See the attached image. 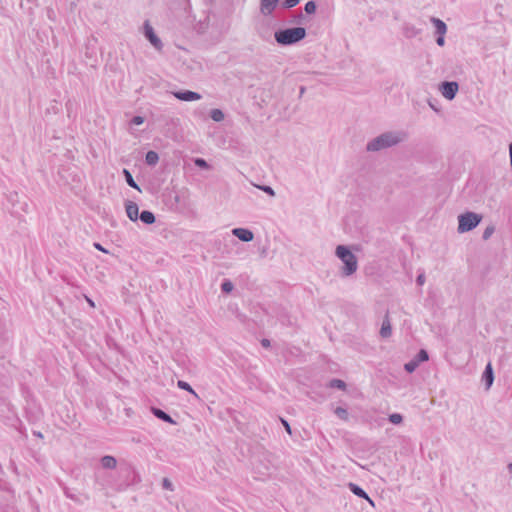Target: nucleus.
<instances>
[{
	"mask_svg": "<svg viewBox=\"0 0 512 512\" xmlns=\"http://www.w3.org/2000/svg\"><path fill=\"white\" fill-rule=\"evenodd\" d=\"M407 138V133L402 130L387 131L375 137L367 143V151L376 152L382 149L398 145Z\"/></svg>",
	"mask_w": 512,
	"mask_h": 512,
	"instance_id": "nucleus-1",
	"label": "nucleus"
},
{
	"mask_svg": "<svg viewBox=\"0 0 512 512\" xmlns=\"http://www.w3.org/2000/svg\"><path fill=\"white\" fill-rule=\"evenodd\" d=\"M305 37L306 29L303 27L279 29L274 33L275 41L281 46L294 45Z\"/></svg>",
	"mask_w": 512,
	"mask_h": 512,
	"instance_id": "nucleus-2",
	"label": "nucleus"
},
{
	"mask_svg": "<svg viewBox=\"0 0 512 512\" xmlns=\"http://www.w3.org/2000/svg\"><path fill=\"white\" fill-rule=\"evenodd\" d=\"M336 256L343 262L341 274L344 277L351 276L357 271V257L345 245H338L335 250Z\"/></svg>",
	"mask_w": 512,
	"mask_h": 512,
	"instance_id": "nucleus-3",
	"label": "nucleus"
},
{
	"mask_svg": "<svg viewBox=\"0 0 512 512\" xmlns=\"http://www.w3.org/2000/svg\"><path fill=\"white\" fill-rule=\"evenodd\" d=\"M482 216L475 212H465L458 216V232L464 233L473 230L481 222Z\"/></svg>",
	"mask_w": 512,
	"mask_h": 512,
	"instance_id": "nucleus-4",
	"label": "nucleus"
},
{
	"mask_svg": "<svg viewBox=\"0 0 512 512\" xmlns=\"http://www.w3.org/2000/svg\"><path fill=\"white\" fill-rule=\"evenodd\" d=\"M459 85L455 81H445L440 85L442 95L448 99L453 100L458 92Z\"/></svg>",
	"mask_w": 512,
	"mask_h": 512,
	"instance_id": "nucleus-5",
	"label": "nucleus"
},
{
	"mask_svg": "<svg viewBox=\"0 0 512 512\" xmlns=\"http://www.w3.org/2000/svg\"><path fill=\"white\" fill-rule=\"evenodd\" d=\"M144 35L155 49H162L163 44L160 38L155 34L153 27L149 24L148 21H145L144 23Z\"/></svg>",
	"mask_w": 512,
	"mask_h": 512,
	"instance_id": "nucleus-6",
	"label": "nucleus"
},
{
	"mask_svg": "<svg viewBox=\"0 0 512 512\" xmlns=\"http://www.w3.org/2000/svg\"><path fill=\"white\" fill-rule=\"evenodd\" d=\"M172 94L176 99L186 102L197 101L202 98L201 94L190 90L175 91Z\"/></svg>",
	"mask_w": 512,
	"mask_h": 512,
	"instance_id": "nucleus-7",
	"label": "nucleus"
},
{
	"mask_svg": "<svg viewBox=\"0 0 512 512\" xmlns=\"http://www.w3.org/2000/svg\"><path fill=\"white\" fill-rule=\"evenodd\" d=\"M232 234L243 242H250L254 238L253 232L246 228H234Z\"/></svg>",
	"mask_w": 512,
	"mask_h": 512,
	"instance_id": "nucleus-8",
	"label": "nucleus"
},
{
	"mask_svg": "<svg viewBox=\"0 0 512 512\" xmlns=\"http://www.w3.org/2000/svg\"><path fill=\"white\" fill-rule=\"evenodd\" d=\"M348 488L354 495L358 496L359 498L367 500L370 505L374 506L373 500L369 497L366 491L359 485L350 482L348 483Z\"/></svg>",
	"mask_w": 512,
	"mask_h": 512,
	"instance_id": "nucleus-9",
	"label": "nucleus"
},
{
	"mask_svg": "<svg viewBox=\"0 0 512 512\" xmlns=\"http://www.w3.org/2000/svg\"><path fill=\"white\" fill-rule=\"evenodd\" d=\"M482 381L485 384L486 390H489L494 382V372L491 363H488L482 374Z\"/></svg>",
	"mask_w": 512,
	"mask_h": 512,
	"instance_id": "nucleus-10",
	"label": "nucleus"
},
{
	"mask_svg": "<svg viewBox=\"0 0 512 512\" xmlns=\"http://www.w3.org/2000/svg\"><path fill=\"white\" fill-rule=\"evenodd\" d=\"M128 218L135 222L139 217V207L135 202L128 201L125 205Z\"/></svg>",
	"mask_w": 512,
	"mask_h": 512,
	"instance_id": "nucleus-11",
	"label": "nucleus"
},
{
	"mask_svg": "<svg viewBox=\"0 0 512 512\" xmlns=\"http://www.w3.org/2000/svg\"><path fill=\"white\" fill-rule=\"evenodd\" d=\"M279 0H261L260 9L264 15H270L276 8Z\"/></svg>",
	"mask_w": 512,
	"mask_h": 512,
	"instance_id": "nucleus-12",
	"label": "nucleus"
},
{
	"mask_svg": "<svg viewBox=\"0 0 512 512\" xmlns=\"http://www.w3.org/2000/svg\"><path fill=\"white\" fill-rule=\"evenodd\" d=\"M391 335H392V327H391V323H390V319H389V314L386 313V315L383 319L382 325H381L380 336L382 338H389Z\"/></svg>",
	"mask_w": 512,
	"mask_h": 512,
	"instance_id": "nucleus-13",
	"label": "nucleus"
},
{
	"mask_svg": "<svg viewBox=\"0 0 512 512\" xmlns=\"http://www.w3.org/2000/svg\"><path fill=\"white\" fill-rule=\"evenodd\" d=\"M152 413L155 417L158 419L170 423V424H176V422L172 419V417L167 414L165 411L161 410L160 408L152 407Z\"/></svg>",
	"mask_w": 512,
	"mask_h": 512,
	"instance_id": "nucleus-14",
	"label": "nucleus"
},
{
	"mask_svg": "<svg viewBox=\"0 0 512 512\" xmlns=\"http://www.w3.org/2000/svg\"><path fill=\"white\" fill-rule=\"evenodd\" d=\"M138 219H140L144 224L151 225L156 221L155 215L148 210H143Z\"/></svg>",
	"mask_w": 512,
	"mask_h": 512,
	"instance_id": "nucleus-15",
	"label": "nucleus"
},
{
	"mask_svg": "<svg viewBox=\"0 0 512 512\" xmlns=\"http://www.w3.org/2000/svg\"><path fill=\"white\" fill-rule=\"evenodd\" d=\"M431 22L433 23L436 33L438 35H445L447 31V26L442 20H440L439 18L432 17Z\"/></svg>",
	"mask_w": 512,
	"mask_h": 512,
	"instance_id": "nucleus-16",
	"label": "nucleus"
},
{
	"mask_svg": "<svg viewBox=\"0 0 512 512\" xmlns=\"http://www.w3.org/2000/svg\"><path fill=\"white\" fill-rule=\"evenodd\" d=\"M101 465L105 469H114L117 465V461L113 456L106 455L101 458Z\"/></svg>",
	"mask_w": 512,
	"mask_h": 512,
	"instance_id": "nucleus-17",
	"label": "nucleus"
},
{
	"mask_svg": "<svg viewBox=\"0 0 512 512\" xmlns=\"http://www.w3.org/2000/svg\"><path fill=\"white\" fill-rule=\"evenodd\" d=\"M159 161V155L155 151H148L145 156V162L149 166H155Z\"/></svg>",
	"mask_w": 512,
	"mask_h": 512,
	"instance_id": "nucleus-18",
	"label": "nucleus"
},
{
	"mask_svg": "<svg viewBox=\"0 0 512 512\" xmlns=\"http://www.w3.org/2000/svg\"><path fill=\"white\" fill-rule=\"evenodd\" d=\"M123 175H124V177H125V180H126L127 184H128L130 187H132V188H134V189H136V190L140 191V187H139V186H138V184L135 182V180H134V178H133V176H132V174L130 173V171H129V170H127V169H123Z\"/></svg>",
	"mask_w": 512,
	"mask_h": 512,
	"instance_id": "nucleus-19",
	"label": "nucleus"
},
{
	"mask_svg": "<svg viewBox=\"0 0 512 512\" xmlns=\"http://www.w3.org/2000/svg\"><path fill=\"white\" fill-rule=\"evenodd\" d=\"M177 386H178V388L191 393L195 398H197V399L199 398L198 394L194 391V389L191 387V385L189 383H187L186 381L179 380L177 382Z\"/></svg>",
	"mask_w": 512,
	"mask_h": 512,
	"instance_id": "nucleus-20",
	"label": "nucleus"
},
{
	"mask_svg": "<svg viewBox=\"0 0 512 512\" xmlns=\"http://www.w3.org/2000/svg\"><path fill=\"white\" fill-rule=\"evenodd\" d=\"M210 117L215 122H221L224 120L225 115L221 109L215 108L210 111Z\"/></svg>",
	"mask_w": 512,
	"mask_h": 512,
	"instance_id": "nucleus-21",
	"label": "nucleus"
},
{
	"mask_svg": "<svg viewBox=\"0 0 512 512\" xmlns=\"http://www.w3.org/2000/svg\"><path fill=\"white\" fill-rule=\"evenodd\" d=\"M429 359V355L427 353L426 350L424 349H421L418 354L416 355V357L414 358L415 361H417L418 364H420L421 362H425Z\"/></svg>",
	"mask_w": 512,
	"mask_h": 512,
	"instance_id": "nucleus-22",
	"label": "nucleus"
},
{
	"mask_svg": "<svg viewBox=\"0 0 512 512\" xmlns=\"http://www.w3.org/2000/svg\"><path fill=\"white\" fill-rule=\"evenodd\" d=\"M330 387L345 390L346 383L341 379H332L330 381Z\"/></svg>",
	"mask_w": 512,
	"mask_h": 512,
	"instance_id": "nucleus-23",
	"label": "nucleus"
},
{
	"mask_svg": "<svg viewBox=\"0 0 512 512\" xmlns=\"http://www.w3.org/2000/svg\"><path fill=\"white\" fill-rule=\"evenodd\" d=\"M419 366V364L417 363V361H415L414 359H412L411 361L407 362L405 365H404V369L408 372V373H412L414 372L417 367Z\"/></svg>",
	"mask_w": 512,
	"mask_h": 512,
	"instance_id": "nucleus-24",
	"label": "nucleus"
},
{
	"mask_svg": "<svg viewBox=\"0 0 512 512\" xmlns=\"http://www.w3.org/2000/svg\"><path fill=\"white\" fill-rule=\"evenodd\" d=\"M334 413L337 415V417H339L340 419L342 420H347L348 419V412L345 408L343 407H337L335 410H334Z\"/></svg>",
	"mask_w": 512,
	"mask_h": 512,
	"instance_id": "nucleus-25",
	"label": "nucleus"
},
{
	"mask_svg": "<svg viewBox=\"0 0 512 512\" xmlns=\"http://www.w3.org/2000/svg\"><path fill=\"white\" fill-rule=\"evenodd\" d=\"M495 232V227L493 225H489L485 228V230L483 231V234H482V239L483 240H488L492 234Z\"/></svg>",
	"mask_w": 512,
	"mask_h": 512,
	"instance_id": "nucleus-26",
	"label": "nucleus"
},
{
	"mask_svg": "<svg viewBox=\"0 0 512 512\" xmlns=\"http://www.w3.org/2000/svg\"><path fill=\"white\" fill-rule=\"evenodd\" d=\"M234 286L230 280H224L221 284V290L224 293H230L233 290Z\"/></svg>",
	"mask_w": 512,
	"mask_h": 512,
	"instance_id": "nucleus-27",
	"label": "nucleus"
},
{
	"mask_svg": "<svg viewBox=\"0 0 512 512\" xmlns=\"http://www.w3.org/2000/svg\"><path fill=\"white\" fill-rule=\"evenodd\" d=\"M389 421L392 423V424H395V425H398L400 423H402L403 421V417L401 414L399 413H393V414H390L389 415Z\"/></svg>",
	"mask_w": 512,
	"mask_h": 512,
	"instance_id": "nucleus-28",
	"label": "nucleus"
},
{
	"mask_svg": "<svg viewBox=\"0 0 512 512\" xmlns=\"http://www.w3.org/2000/svg\"><path fill=\"white\" fill-rule=\"evenodd\" d=\"M195 166L201 168V169H209L210 165L207 163V161L203 158H195L194 159Z\"/></svg>",
	"mask_w": 512,
	"mask_h": 512,
	"instance_id": "nucleus-29",
	"label": "nucleus"
},
{
	"mask_svg": "<svg viewBox=\"0 0 512 512\" xmlns=\"http://www.w3.org/2000/svg\"><path fill=\"white\" fill-rule=\"evenodd\" d=\"M304 10L307 14H313L316 11V3L314 1H308L305 6Z\"/></svg>",
	"mask_w": 512,
	"mask_h": 512,
	"instance_id": "nucleus-30",
	"label": "nucleus"
},
{
	"mask_svg": "<svg viewBox=\"0 0 512 512\" xmlns=\"http://www.w3.org/2000/svg\"><path fill=\"white\" fill-rule=\"evenodd\" d=\"M299 1L300 0H284L282 2V6L284 8L289 9V8H292V7L296 6L299 3Z\"/></svg>",
	"mask_w": 512,
	"mask_h": 512,
	"instance_id": "nucleus-31",
	"label": "nucleus"
},
{
	"mask_svg": "<svg viewBox=\"0 0 512 512\" xmlns=\"http://www.w3.org/2000/svg\"><path fill=\"white\" fill-rule=\"evenodd\" d=\"M162 487H163V489H166V490H170V491L174 490L173 484L168 478H163Z\"/></svg>",
	"mask_w": 512,
	"mask_h": 512,
	"instance_id": "nucleus-32",
	"label": "nucleus"
},
{
	"mask_svg": "<svg viewBox=\"0 0 512 512\" xmlns=\"http://www.w3.org/2000/svg\"><path fill=\"white\" fill-rule=\"evenodd\" d=\"M258 188L270 196H275V191L273 190V188L271 186L262 185V186H258Z\"/></svg>",
	"mask_w": 512,
	"mask_h": 512,
	"instance_id": "nucleus-33",
	"label": "nucleus"
},
{
	"mask_svg": "<svg viewBox=\"0 0 512 512\" xmlns=\"http://www.w3.org/2000/svg\"><path fill=\"white\" fill-rule=\"evenodd\" d=\"M144 122V118L142 116H134L131 119V124L133 125H141Z\"/></svg>",
	"mask_w": 512,
	"mask_h": 512,
	"instance_id": "nucleus-34",
	"label": "nucleus"
},
{
	"mask_svg": "<svg viewBox=\"0 0 512 512\" xmlns=\"http://www.w3.org/2000/svg\"><path fill=\"white\" fill-rule=\"evenodd\" d=\"M416 282L418 285H423L425 282V275L424 274L418 275L416 278Z\"/></svg>",
	"mask_w": 512,
	"mask_h": 512,
	"instance_id": "nucleus-35",
	"label": "nucleus"
},
{
	"mask_svg": "<svg viewBox=\"0 0 512 512\" xmlns=\"http://www.w3.org/2000/svg\"><path fill=\"white\" fill-rule=\"evenodd\" d=\"M436 43L439 45V46H443L445 44V38H444V35H438L437 39H436Z\"/></svg>",
	"mask_w": 512,
	"mask_h": 512,
	"instance_id": "nucleus-36",
	"label": "nucleus"
},
{
	"mask_svg": "<svg viewBox=\"0 0 512 512\" xmlns=\"http://www.w3.org/2000/svg\"><path fill=\"white\" fill-rule=\"evenodd\" d=\"M93 246H94L97 250H99V251H102V252H104V253H108V251H107V250H106V249H105V248H104L100 243H98V242H95V243L93 244Z\"/></svg>",
	"mask_w": 512,
	"mask_h": 512,
	"instance_id": "nucleus-37",
	"label": "nucleus"
},
{
	"mask_svg": "<svg viewBox=\"0 0 512 512\" xmlns=\"http://www.w3.org/2000/svg\"><path fill=\"white\" fill-rule=\"evenodd\" d=\"M261 345L264 348H269L271 346V342L269 339L264 338L261 340Z\"/></svg>",
	"mask_w": 512,
	"mask_h": 512,
	"instance_id": "nucleus-38",
	"label": "nucleus"
},
{
	"mask_svg": "<svg viewBox=\"0 0 512 512\" xmlns=\"http://www.w3.org/2000/svg\"><path fill=\"white\" fill-rule=\"evenodd\" d=\"M281 421H282L283 426L285 427V430L289 434H291V427H290L289 423L286 420H284V419H281Z\"/></svg>",
	"mask_w": 512,
	"mask_h": 512,
	"instance_id": "nucleus-39",
	"label": "nucleus"
},
{
	"mask_svg": "<svg viewBox=\"0 0 512 512\" xmlns=\"http://www.w3.org/2000/svg\"><path fill=\"white\" fill-rule=\"evenodd\" d=\"M305 92V87H300V96H302Z\"/></svg>",
	"mask_w": 512,
	"mask_h": 512,
	"instance_id": "nucleus-40",
	"label": "nucleus"
},
{
	"mask_svg": "<svg viewBox=\"0 0 512 512\" xmlns=\"http://www.w3.org/2000/svg\"><path fill=\"white\" fill-rule=\"evenodd\" d=\"M507 468H508L509 472L512 473V463H509Z\"/></svg>",
	"mask_w": 512,
	"mask_h": 512,
	"instance_id": "nucleus-41",
	"label": "nucleus"
},
{
	"mask_svg": "<svg viewBox=\"0 0 512 512\" xmlns=\"http://www.w3.org/2000/svg\"><path fill=\"white\" fill-rule=\"evenodd\" d=\"M429 105L432 109H434L435 111H437V108L435 107V104H432L431 102H429Z\"/></svg>",
	"mask_w": 512,
	"mask_h": 512,
	"instance_id": "nucleus-42",
	"label": "nucleus"
},
{
	"mask_svg": "<svg viewBox=\"0 0 512 512\" xmlns=\"http://www.w3.org/2000/svg\"><path fill=\"white\" fill-rule=\"evenodd\" d=\"M87 300H88V302H89V304H90L91 306H94V303H93V301H92V300H90V299H87Z\"/></svg>",
	"mask_w": 512,
	"mask_h": 512,
	"instance_id": "nucleus-43",
	"label": "nucleus"
},
{
	"mask_svg": "<svg viewBox=\"0 0 512 512\" xmlns=\"http://www.w3.org/2000/svg\"><path fill=\"white\" fill-rule=\"evenodd\" d=\"M35 435H37L38 437H42V434L39 432V433H35Z\"/></svg>",
	"mask_w": 512,
	"mask_h": 512,
	"instance_id": "nucleus-44",
	"label": "nucleus"
}]
</instances>
